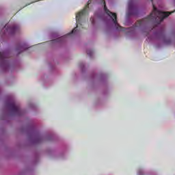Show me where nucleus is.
Instances as JSON below:
<instances>
[{"instance_id": "7", "label": "nucleus", "mask_w": 175, "mask_h": 175, "mask_svg": "<svg viewBox=\"0 0 175 175\" xmlns=\"http://www.w3.org/2000/svg\"><path fill=\"white\" fill-rule=\"evenodd\" d=\"M28 47H29V46H28V44H23L21 46H20L19 47H18V51H24V50H27V49H28Z\"/></svg>"}, {"instance_id": "12", "label": "nucleus", "mask_w": 175, "mask_h": 175, "mask_svg": "<svg viewBox=\"0 0 175 175\" xmlns=\"http://www.w3.org/2000/svg\"><path fill=\"white\" fill-rule=\"evenodd\" d=\"M152 1V0H151Z\"/></svg>"}, {"instance_id": "3", "label": "nucleus", "mask_w": 175, "mask_h": 175, "mask_svg": "<svg viewBox=\"0 0 175 175\" xmlns=\"http://www.w3.org/2000/svg\"><path fill=\"white\" fill-rule=\"evenodd\" d=\"M8 107H10V110L17 114V116H21L23 113V110L20 108L18 105L16 103V102L12 100L10 102L8 103Z\"/></svg>"}, {"instance_id": "9", "label": "nucleus", "mask_w": 175, "mask_h": 175, "mask_svg": "<svg viewBox=\"0 0 175 175\" xmlns=\"http://www.w3.org/2000/svg\"><path fill=\"white\" fill-rule=\"evenodd\" d=\"M137 175H143V170H139L137 171Z\"/></svg>"}, {"instance_id": "1", "label": "nucleus", "mask_w": 175, "mask_h": 175, "mask_svg": "<svg viewBox=\"0 0 175 175\" xmlns=\"http://www.w3.org/2000/svg\"><path fill=\"white\" fill-rule=\"evenodd\" d=\"M92 1H96V2H99V3H101L102 5H104V10L107 15V18H103L104 21H106V23H108L109 24H111L117 31H124V28L118 25V23H117V14L116 13H113L110 12L109 10H107V8L106 7V4L105 3V0H89L88 4L90 5ZM87 8H88V5H87L86 8L81 11V12L77 14L76 15V21H77V27L73 29L72 31V33H69L64 36H62L59 38L53 40L51 42L52 43H62V42H65V39L69 35H72V33H76V31H77V28H79V25H81V17L87 13Z\"/></svg>"}, {"instance_id": "8", "label": "nucleus", "mask_w": 175, "mask_h": 175, "mask_svg": "<svg viewBox=\"0 0 175 175\" xmlns=\"http://www.w3.org/2000/svg\"><path fill=\"white\" fill-rule=\"evenodd\" d=\"M90 21H91L92 25H95V18L94 17H92L90 18Z\"/></svg>"}, {"instance_id": "5", "label": "nucleus", "mask_w": 175, "mask_h": 175, "mask_svg": "<svg viewBox=\"0 0 175 175\" xmlns=\"http://www.w3.org/2000/svg\"><path fill=\"white\" fill-rule=\"evenodd\" d=\"M137 13V9L135 7L133 1H129L127 16H135Z\"/></svg>"}, {"instance_id": "11", "label": "nucleus", "mask_w": 175, "mask_h": 175, "mask_svg": "<svg viewBox=\"0 0 175 175\" xmlns=\"http://www.w3.org/2000/svg\"><path fill=\"white\" fill-rule=\"evenodd\" d=\"M167 44H170V42H167Z\"/></svg>"}, {"instance_id": "4", "label": "nucleus", "mask_w": 175, "mask_h": 175, "mask_svg": "<svg viewBox=\"0 0 175 175\" xmlns=\"http://www.w3.org/2000/svg\"><path fill=\"white\" fill-rule=\"evenodd\" d=\"M4 33H8V35H13L15 32L18 31V25H14L12 26H9V25H6L3 29Z\"/></svg>"}, {"instance_id": "6", "label": "nucleus", "mask_w": 175, "mask_h": 175, "mask_svg": "<svg viewBox=\"0 0 175 175\" xmlns=\"http://www.w3.org/2000/svg\"><path fill=\"white\" fill-rule=\"evenodd\" d=\"M9 57V53L6 51L1 52L0 51V60L1 61L2 64H6V59L5 58H8Z\"/></svg>"}, {"instance_id": "2", "label": "nucleus", "mask_w": 175, "mask_h": 175, "mask_svg": "<svg viewBox=\"0 0 175 175\" xmlns=\"http://www.w3.org/2000/svg\"><path fill=\"white\" fill-rule=\"evenodd\" d=\"M153 5V11L150 14L149 16L147 17L146 19H143L142 21H138L139 25H137V27H140L146 23V21H155L157 23V24H161L162 21H163V18H166V17H168L170 14H172V12H162L159 10L157 9V7H155V4L152 2Z\"/></svg>"}, {"instance_id": "10", "label": "nucleus", "mask_w": 175, "mask_h": 175, "mask_svg": "<svg viewBox=\"0 0 175 175\" xmlns=\"http://www.w3.org/2000/svg\"><path fill=\"white\" fill-rule=\"evenodd\" d=\"M88 55H91V54L92 53V52H91L90 51H88Z\"/></svg>"}]
</instances>
